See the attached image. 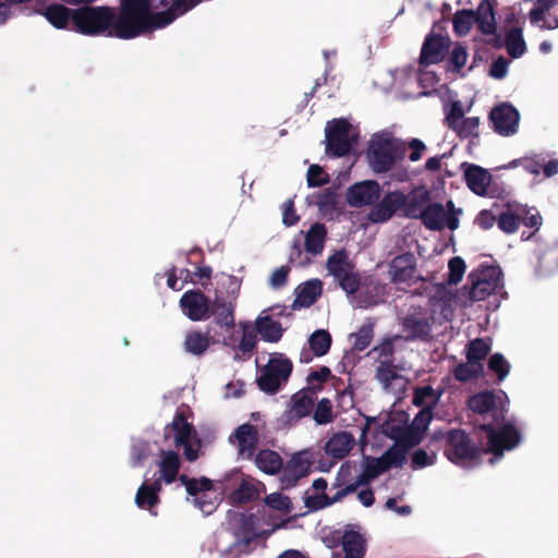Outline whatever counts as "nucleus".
<instances>
[{
    "label": "nucleus",
    "instance_id": "obj_1",
    "mask_svg": "<svg viewBox=\"0 0 558 558\" xmlns=\"http://www.w3.org/2000/svg\"><path fill=\"white\" fill-rule=\"evenodd\" d=\"M202 0H121L119 16L107 7L73 10L75 29L87 36L133 38L144 32L162 28Z\"/></svg>",
    "mask_w": 558,
    "mask_h": 558
},
{
    "label": "nucleus",
    "instance_id": "obj_2",
    "mask_svg": "<svg viewBox=\"0 0 558 558\" xmlns=\"http://www.w3.org/2000/svg\"><path fill=\"white\" fill-rule=\"evenodd\" d=\"M509 414V397L502 389H490V464L522 442L521 429Z\"/></svg>",
    "mask_w": 558,
    "mask_h": 558
},
{
    "label": "nucleus",
    "instance_id": "obj_3",
    "mask_svg": "<svg viewBox=\"0 0 558 558\" xmlns=\"http://www.w3.org/2000/svg\"><path fill=\"white\" fill-rule=\"evenodd\" d=\"M432 417V409H422L413 420L412 425L408 426L405 415L395 413L384 423L383 432L407 451V448L421 440Z\"/></svg>",
    "mask_w": 558,
    "mask_h": 558
},
{
    "label": "nucleus",
    "instance_id": "obj_4",
    "mask_svg": "<svg viewBox=\"0 0 558 558\" xmlns=\"http://www.w3.org/2000/svg\"><path fill=\"white\" fill-rule=\"evenodd\" d=\"M166 436L173 437L174 444L182 447L185 458L195 461L201 453V439L193 424L183 413L174 415L170 425L166 428Z\"/></svg>",
    "mask_w": 558,
    "mask_h": 558
},
{
    "label": "nucleus",
    "instance_id": "obj_5",
    "mask_svg": "<svg viewBox=\"0 0 558 558\" xmlns=\"http://www.w3.org/2000/svg\"><path fill=\"white\" fill-rule=\"evenodd\" d=\"M462 209L457 208L453 202L448 201L445 205L430 202L421 214V221L426 229L440 231L445 228L456 230L459 228Z\"/></svg>",
    "mask_w": 558,
    "mask_h": 558
},
{
    "label": "nucleus",
    "instance_id": "obj_6",
    "mask_svg": "<svg viewBox=\"0 0 558 558\" xmlns=\"http://www.w3.org/2000/svg\"><path fill=\"white\" fill-rule=\"evenodd\" d=\"M325 131L326 151L336 157L345 155L359 135L356 128L344 119L329 122Z\"/></svg>",
    "mask_w": 558,
    "mask_h": 558
},
{
    "label": "nucleus",
    "instance_id": "obj_7",
    "mask_svg": "<svg viewBox=\"0 0 558 558\" xmlns=\"http://www.w3.org/2000/svg\"><path fill=\"white\" fill-rule=\"evenodd\" d=\"M339 283L348 294L354 295V302L357 306L365 307L379 301L381 288L371 281H362L353 271V268L339 279Z\"/></svg>",
    "mask_w": 558,
    "mask_h": 558
},
{
    "label": "nucleus",
    "instance_id": "obj_8",
    "mask_svg": "<svg viewBox=\"0 0 558 558\" xmlns=\"http://www.w3.org/2000/svg\"><path fill=\"white\" fill-rule=\"evenodd\" d=\"M292 371L291 362L281 354H272L258 377L259 388L269 393L276 392L288 379Z\"/></svg>",
    "mask_w": 558,
    "mask_h": 558
},
{
    "label": "nucleus",
    "instance_id": "obj_9",
    "mask_svg": "<svg viewBox=\"0 0 558 558\" xmlns=\"http://www.w3.org/2000/svg\"><path fill=\"white\" fill-rule=\"evenodd\" d=\"M405 459L404 448L400 447L397 442L380 458L378 459H366L364 464V471L360 475L356 484H353L355 488L359 485L366 484L373 481L375 477L384 473L390 468L399 466Z\"/></svg>",
    "mask_w": 558,
    "mask_h": 558
},
{
    "label": "nucleus",
    "instance_id": "obj_10",
    "mask_svg": "<svg viewBox=\"0 0 558 558\" xmlns=\"http://www.w3.org/2000/svg\"><path fill=\"white\" fill-rule=\"evenodd\" d=\"M187 494L193 497L192 502L205 514L211 513L219 501L217 489L207 478L189 480L185 475L180 476Z\"/></svg>",
    "mask_w": 558,
    "mask_h": 558
},
{
    "label": "nucleus",
    "instance_id": "obj_11",
    "mask_svg": "<svg viewBox=\"0 0 558 558\" xmlns=\"http://www.w3.org/2000/svg\"><path fill=\"white\" fill-rule=\"evenodd\" d=\"M371 168L377 172L390 170L397 160V148L387 137L374 136L366 154Z\"/></svg>",
    "mask_w": 558,
    "mask_h": 558
},
{
    "label": "nucleus",
    "instance_id": "obj_12",
    "mask_svg": "<svg viewBox=\"0 0 558 558\" xmlns=\"http://www.w3.org/2000/svg\"><path fill=\"white\" fill-rule=\"evenodd\" d=\"M448 458L456 464L472 466L477 463L480 450L470 442L461 432H454L450 436V446L447 450Z\"/></svg>",
    "mask_w": 558,
    "mask_h": 558
},
{
    "label": "nucleus",
    "instance_id": "obj_13",
    "mask_svg": "<svg viewBox=\"0 0 558 558\" xmlns=\"http://www.w3.org/2000/svg\"><path fill=\"white\" fill-rule=\"evenodd\" d=\"M486 0H483L476 11L461 10L453 16V29L458 36L466 35L471 28L476 25L483 33H488V23L486 20L487 14Z\"/></svg>",
    "mask_w": 558,
    "mask_h": 558
},
{
    "label": "nucleus",
    "instance_id": "obj_14",
    "mask_svg": "<svg viewBox=\"0 0 558 558\" xmlns=\"http://www.w3.org/2000/svg\"><path fill=\"white\" fill-rule=\"evenodd\" d=\"M520 121L519 111L509 102H502L490 109V122L494 130L504 136L517 133Z\"/></svg>",
    "mask_w": 558,
    "mask_h": 558
},
{
    "label": "nucleus",
    "instance_id": "obj_15",
    "mask_svg": "<svg viewBox=\"0 0 558 558\" xmlns=\"http://www.w3.org/2000/svg\"><path fill=\"white\" fill-rule=\"evenodd\" d=\"M531 24L542 31H555L558 27V0H535L529 12Z\"/></svg>",
    "mask_w": 558,
    "mask_h": 558
},
{
    "label": "nucleus",
    "instance_id": "obj_16",
    "mask_svg": "<svg viewBox=\"0 0 558 558\" xmlns=\"http://www.w3.org/2000/svg\"><path fill=\"white\" fill-rule=\"evenodd\" d=\"M314 462V453L311 450H302L294 453L283 468L281 483L286 487L293 486L299 478L308 474Z\"/></svg>",
    "mask_w": 558,
    "mask_h": 558
},
{
    "label": "nucleus",
    "instance_id": "obj_17",
    "mask_svg": "<svg viewBox=\"0 0 558 558\" xmlns=\"http://www.w3.org/2000/svg\"><path fill=\"white\" fill-rule=\"evenodd\" d=\"M404 201L405 194L400 191L387 193L381 201L371 209L368 219L375 223L389 220L398 209H401Z\"/></svg>",
    "mask_w": 558,
    "mask_h": 558
},
{
    "label": "nucleus",
    "instance_id": "obj_18",
    "mask_svg": "<svg viewBox=\"0 0 558 558\" xmlns=\"http://www.w3.org/2000/svg\"><path fill=\"white\" fill-rule=\"evenodd\" d=\"M379 196V184L373 180L355 183L347 192V201L353 207L372 205Z\"/></svg>",
    "mask_w": 558,
    "mask_h": 558
},
{
    "label": "nucleus",
    "instance_id": "obj_19",
    "mask_svg": "<svg viewBox=\"0 0 558 558\" xmlns=\"http://www.w3.org/2000/svg\"><path fill=\"white\" fill-rule=\"evenodd\" d=\"M183 314L191 320L199 322L208 317L209 301L202 292L187 291L180 300Z\"/></svg>",
    "mask_w": 558,
    "mask_h": 558
},
{
    "label": "nucleus",
    "instance_id": "obj_20",
    "mask_svg": "<svg viewBox=\"0 0 558 558\" xmlns=\"http://www.w3.org/2000/svg\"><path fill=\"white\" fill-rule=\"evenodd\" d=\"M180 464V457L177 452L161 450L156 462L158 469L156 484L158 486H161V483L172 484L178 478Z\"/></svg>",
    "mask_w": 558,
    "mask_h": 558
},
{
    "label": "nucleus",
    "instance_id": "obj_21",
    "mask_svg": "<svg viewBox=\"0 0 558 558\" xmlns=\"http://www.w3.org/2000/svg\"><path fill=\"white\" fill-rule=\"evenodd\" d=\"M230 442L238 449L241 459H250L257 442V432L254 426L243 424L230 436Z\"/></svg>",
    "mask_w": 558,
    "mask_h": 558
},
{
    "label": "nucleus",
    "instance_id": "obj_22",
    "mask_svg": "<svg viewBox=\"0 0 558 558\" xmlns=\"http://www.w3.org/2000/svg\"><path fill=\"white\" fill-rule=\"evenodd\" d=\"M430 203L429 191L424 186L412 190L401 206L404 215L410 218H421V214L426 205Z\"/></svg>",
    "mask_w": 558,
    "mask_h": 558
},
{
    "label": "nucleus",
    "instance_id": "obj_23",
    "mask_svg": "<svg viewBox=\"0 0 558 558\" xmlns=\"http://www.w3.org/2000/svg\"><path fill=\"white\" fill-rule=\"evenodd\" d=\"M235 299L234 294L225 298L218 292L216 293L211 312L220 326L232 327L234 325Z\"/></svg>",
    "mask_w": 558,
    "mask_h": 558
},
{
    "label": "nucleus",
    "instance_id": "obj_24",
    "mask_svg": "<svg viewBox=\"0 0 558 558\" xmlns=\"http://www.w3.org/2000/svg\"><path fill=\"white\" fill-rule=\"evenodd\" d=\"M448 49V39L442 36H428L421 52V63L424 65L441 61Z\"/></svg>",
    "mask_w": 558,
    "mask_h": 558
},
{
    "label": "nucleus",
    "instance_id": "obj_25",
    "mask_svg": "<svg viewBox=\"0 0 558 558\" xmlns=\"http://www.w3.org/2000/svg\"><path fill=\"white\" fill-rule=\"evenodd\" d=\"M390 276L393 282H409L415 276V257L407 253L397 256L390 265Z\"/></svg>",
    "mask_w": 558,
    "mask_h": 558
},
{
    "label": "nucleus",
    "instance_id": "obj_26",
    "mask_svg": "<svg viewBox=\"0 0 558 558\" xmlns=\"http://www.w3.org/2000/svg\"><path fill=\"white\" fill-rule=\"evenodd\" d=\"M323 283L319 279H311L300 284L295 290V300L293 308H303L311 306L322 294Z\"/></svg>",
    "mask_w": 558,
    "mask_h": 558
},
{
    "label": "nucleus",
    "instance_id": "obj_27",
    "mask_svg": "<svg viewBox=\"0 0 558 558\" xmlns=\"http://www.w3.org/2000/svg\"><path fill=\"white\" fill-rule=\"evenodd\" d=\"M507 299L504 271L496 260L490 263V311L500 306L501 300Z\"/></svg>",
    "mask_w": 558,
    "mask_h": 558
},
{
    "label": "nucleus",
    "instance_id": "obj_28",
    "mask_svg": "<svg viewBox=\"0 0 558 558\" xmlns=\"http://www.w3.org/2000/svg\"><path fill=\"white\" fill-rule=\"evenodd\" d=\"M468 186L477 195H485L488 187V174L484 168L475 165H463Z\"/></svg>",
    "mask_w": 558,
    "mask_h": 558
},
{
    "label": "nucleus",
    "instance_id": "obj_29",
    "mask_svg": "<svg viewBox=\"0 0 558 558\" xmlns=\"http://www.w3.org/2000/svg\"><path fill=\"white\" fill-rule=\"evenodd\" d=\"M354 445V437L349 433L335 434L325 446L326 453L335 459L344 458Z\"/></svg>",
    "mask_w": 558,
    "mask_h": 558
},
{
    "label": "nucleus",
    "instance_id": "obj_30",
    "mask_svg": "<svg viewBox=\"0 0 558 558\" xmlns=\"http://www.w3.org/2000/svg\"><path fill=\"white\" fill-rule=\"evenodd\" d=\"M327 487V482L324 478H317L313 482V488L317 490L318 493L316 496L312 497L313 499V506L316 508H324L327 507L338 500H340L342 497H344L348 494H351L355 490L354 485H348L342 490H339L335 494L332 498H329L327 495L324 494V490Z\"/></svg>",
    "mask_w": 558,
    "mask_h": 558
},
{
    "label": "nucleus",
    "instance_id": "obj_31",
    "mask_svg": "<svg viewBox=\"0 0 558 558\" xmlns=\"http://www.w3.org/2000/svg\"><path fill=\"white\" fill-rule=\"evenodd\" d=\"M41 14L56 28L65 29L72 21L73 10L68 9L63 4H49Z\"/></svg>",
    "mask_w": 558,
    "mask_h": 558
},
{
    "label": "nucleus",
    "instance_id": "obj_32",
    "mask_svg": "<svg viewBox=\"0 0 558 558\" xmlns=\"http://www.w3.org/2000/svg\"><path fill=\"white\" fill-rule=\"evenodd\" d=\"M256 328L262 338L269 342H277L280 340L283 329L279 322L272 319L266 312H263L257 320Z\"/></svg>",
    "mask_w": 558,
    "mask_h": 558
},
{
    "label": "nucleus",
    "instance_id": "obj_33",
    "mask_svg": "<svg viewBox=\"0 0 558 558\" xmlns=\"http://www.w3.org/2000/svg\"><path fill=\"white\" fill-rule=\"evenodd\" d=\"M504 46L511 58H519L523 56L526 50V45L520 26H512L506 32Z\"/></svg>",
    "mask_w": 558,
    "mask_h": 558
},
{
    "label": "nucleus",
    "instance_id": "obj_34",
    "mask_svg": "<svg viewBox=\"0 0 558 558\" xmlns=\"http://www.w3.org/2000/svg\"><path fill=\"white\" fill-rule=\"evenodd\" d=\"M161 486H158L156 482L151 485H148L147 483H144L136 493L135 496V502L137 507L142 509H146L153 512V514H156L153 511V508L158 502V492Z\"/></svg>",
    "mask_w": 558,
    "mask_h": 558
},
{
    "label": "nucleus",
    "instance_id": "obj_35",
    "mask_svg": "<svg viewBox=\"0 0 558 558\" xmlns=\"http://www.w3.org/2000/svg\"><path fill=\"white\" fill-rule=\"evenodd\" d=\"M255 464L266 474H276L282 468L280 456L272 450H262L255 458Z\"/></svg>",
    "mask_w": 558,
    "mask_h": 558
},
{
    "label": "nucleus",
    "instance_id": "obj_36",
    "mask_svg": "<svg viewBox=\"0 0 558 558\" xmlns=\"http://www.w3.org/2000/svg\"><path fill=\"white\" fill-rule=\"evenodd\" d=\"M326 229L323 225L315 223L307 231L305 236L306 252L312 255H318L324 248Z\"/></svg>",
    "mask_w": 558,
    "mask_h": 558
},
{
    "label": "nucleus",
    "instance_id": "obj_37",
    "mask_svg": "<svg viewBox=\"0 0 558 558\" xmlns=\"http://www.w3.org/2000/svg\"><path fill=\"white\" fill-rule=\"evenodd\" d=\"M352 268L353 266L351 265L348 255L342 251L336 252L327 259L328 272L338 280Z\"/></svg>",
    "mask_w": 558,
    "mask_h": 558
},
{
    "label": "nucleus",
    "instance_id": "obj_38",
    "mask_svg": "<svg viewBox=\"0 0 558 558\" xmlns=\"http://www.w3.org/2000/svg\"><path fill=\"white\" fill-rule=\"evenodd\" d=\"M260 483L254 482L252 478L243 477L238 489L232 493V499L235 502H247L258 497Z\"/></svg>",
    "mask_w": 558,
    "mask_h": 558
},
{
    "label": "nucleus",
    "instance_id": "obj_39",
    "mask_svg": "<svg viewBox=\"0 0 558 558\" xmlns=\"http://www.w3.org/2000/svg\"><path fill=\"white\" fill-rule=\"evenodd\" d=\"M209 343L210 339L207 333L191 331L185 337L184 349L191 354L199 355L208 349Z\"/></svg>",
    "mask_w": 558,
    "mask_h": 558
},
{
    "label": "nucleus",
    "instance_id": "obj_40",
    "mask_svg": "<svg viewBox=\"0 0 558 558\" xmlns=\"http://www.w3.org/2000/svg\"><path fill=\"white\" fill-rule=\"evenodd\" d=\"M377 378L385 389L393 390L396 387L400 390L405 386L404 379L396 374L391 365L381 364L377 369Z\"/></svg>",
    "mask_w": 558,
    "mask_h": 558
},
{
    "label": "nucleus",
    "instance_id": "obj_41",
    "mask_svg": "<svg viewBox=\"0 0 558 558\" xmlns=\"http://www.w3.org/2000/svg\"><path fill=\"white\" fill-rule=\"evenodd\" d=\"M264 504L279 515H288L293 510L291 499L282 493H271L264 499Z\"/></svg>",
    "mask_w": 558,
    "mask_h": 558
},
{
    "label": "nucleus",
    "instance_id": "obj_42",
    "mask_svg": "<svg viewBox=\"0 0 558 558\" xmlns=\"http://www.w3.org/2000/svg\"><path fill=\"white\" fill-rule=\"evenodd\" d=\"M447 121L457 133L461 136H466L470 130H466L464 124H472L471 126H477L478 120L475 118L465 119L462 111L457 105H453L450 113L447 117Z\"/></svg>",
    "mask_w": 558,
    "mask_h": 558
},
{
    "label": "nucleus",
    "instance_id": "obj_43",
    "mask_svg": "<svg viewBox=\"0 0 558 558\" xmlns=\"http://www.w3.org/2000/svg\"><path fill=\"white\" fill-rule=\"evenodd\" d=\"M308 344L316 356H323L330 349L331 337L327 330L318 329L311 335Z\"/></svg>",
    "mask_w": 558,
    "mask_h": 558
},
{
    "label": "nucleus",
    "instance_id": "obj_44",
    "mask_svg": "<svg viewBox=\"0 0 558 558\" xmlns=\"http://www.w3.org/2000/svg\"><path fill=\"white\" fill-rule=\"evenodd\" d=\"M494 221H497V225L500 230L510 234L519 229L521 218L520 216L513 214L511 209L508 207L506 211H501L499 214L498 218L490 215V227L493 226Z\"/></svg>",
    "mask_w": 558,
    "mask_h": 558
},
{
    "label": "nucleus",
    "instance_id": "obj_45",
    "mask_svg": "<svg viewBox=\"0 0 558 558\" xmlns=\"http://www.w3.org/2000/svg\"><path fill=\"white\" fill-rule=\"evenodd\" d=\"M518 165H521L527 172L532 175H539L542 168L544 166V158L541 156L535 157H525L521 159H513L508 162L506 166H497L494 170H499L501 168H513Z\"/></svg>",
    "mask_w": 558,
    "mask_h": 558
},
{
    "label": "nucleus",
    "instance_id": "obj_46",
    "mask_svg": "<svg viewBox=\"0 0 558 558\" xmlns=\"http://www.w3.org/2000/svg\"><path fill=\"white\" fill-rule=\"evenodd\" d=\"M484 367L475 360L468 359L466 363L459 365L454 369V376L460 381H469L483 375Z\"/></svg>",
    "mask_w": 558,
    "mask_h": 558
},
{
    "label": "nucleus",
    "instance_id": "obj_47",
    "mask_svg": "<svg viewBox=\"0 0 558 558\" xmlns=\"http://www.w3.org/2000/svg\"><path fill=\"white\" fill-rule=\"evenodd\" d=\"M511 365L500 352L490 354V374L497 376L496 384L502 383L509 375Z\"/></svg>",
    "mask_w": 558,
    "mask_h": 558
},
{
    "label": "nucleus",
    "instance_id": "obj_48",
    "mask_svg": "<svg viewBox=\"0 0 558 558\" xmlns=\"http://www.w3.org/2000/svg\"><path fill=\"white\" fill-rule=\"evenodd\" d=\"M439 397V392L425 386L415 390L413 402L422 409H432L438 402Z\"/></svg>",
    "mask_w": 558,
    "mask_h": 558
},
{
    "label": "nucleus",
    "instance_id": "obj_49",
    "mask_svg": "<svg viewBox=\"0 0 558 558\" xmlns=\"http://www.w3.org/2000/svg\"><path fill=\"white\" fill-rule=\"evenodd\" d=\"M151 449L147 441L135 440L131 448V462L133 465H140L150 454Z\"/></svg>",
    "mask_w": 558,
    "mask_h": 558
},
{
    "label": "nucleus",
    "instance_id": "obj_50",
    "mask_svg": "<svg viewBox=\"0 0 558 558\" xmlns=\"http://www.w3.org/2000/svg\"><path fill=\"white\" fill-rule=\"evenodd\" d=\"M352 338H353V347L359 351L364 350L365 348L368 347V344L371 343V340L373 338L372 326L365 325V326L361 327L357 332L352 335Z\"/></svg>",
    "mask_w": 558,
    "mask_h": 558
},
{
    "label": "nucleus",
    "instance_id": "obj_51",
    "mask_svg": "<svg viewBox=\"0 0 558 558\" xmlns=\"http://www.w3.org/2000/svg\"><path fill=\"white\" fill-rule=\"evenodd\" d=\"M312 409V399L305 395H295L292 401L291 413L294 416H304Z\"/></svg>",
    "mask_w": 558,
    "mask_h": 558
},
{
    "label": "nucleus",
    "instance_id": "obj_52",
    "mask_svg": "<svg viewBox=\"0 0 558 558\" xmlns=\"http://www.w3.org/2000/svg\"><path fill=\"white\" fill-rule=\"evenodd\" d=\"M510 60L505 56H499L490 63V77L502 80L509 73Z\"/></svg>",
    "mask_w": 558,
    "mask_h": 558
},
{
    "label": "nucleus",
    "instance_id": "obj_53",
    "mask_svg": "<svg viewBox=\"0 0 558 558\" xmlns=\"http://www.w3.org/2000/svg\"><path fill=\"white\" fill-rule=\"evenodd\" d=\"M449 282L458 283L461 281L464 271H465V263L460 257H453L449 260Z\"/></svg>",
    "mask_w": 558,
    "mask_h": 558
},
{
    "label": "nucleus",
    "instance_id": "obj_54",
    "mask_svg": "<svg viewBox=\"0 0 558 558\" xmlns=\"http://www.w3.org/2000/svg\"><path fill=\"white\" fill-rule=\"evenodd\" d=\"M469 408L474 413L485 414L488 411V395L486 392L474 395L469 400Z\"/></svg>",
    "mask_w": 558,
    "mask_h": 558
},
{
    "label": "nucleus",
    "instance_id": "obj_55",
    "mask_svg": "<svg viewBox=\"0 0 558 558\" xmlns=\"http://www.w3.org/2000/svg\"><path fill=\"white\" fill-rule=\"evenodd\" d=\"M314 418L318 424H326L331 421L332 414L329 400L323 399L318 402L314 413Z\"/></svg>",
    "mask_w": 558,
    "mask_h": 558
},
{
    "label": "nucleus",
    "instance_id": "obj_56",
    "mask_svg": "<svg viewBox=\"0 0 558 558\" xmlns=\"http://www.w3.org/2000/svg\"><path fill=\"white\" fill-rule=\"evenodd\" d=\"M328 181V175L325 173L323 168L313 165L307 171V183L310 186H319Z\"/></svg>",
    "mask_w": 558,
    "mask_h": 558
},
{
    "label": "nucleus",
    "instance_id": "obj_57",
    "mask_svg": "<svg viewBox=\"0 0 558 558\" xmlns=\"http://www.w3.org/2000/svg\"><path fill=\"white\" fill-rule=\"evenodd\" d=\"M487 345L483 340L476 339L470 343L468 351V359L475 360L481 363L482 359H485L487 354Z\"/></svg>",
    "mask_w": 558,
    "mask_h": 558
},
{
    "label": "nucleus",
    "instance_id": "obj_58",
    "mask_svg": "<svg viewBox=\"0 0 558 558\" xmlns=\"http://www.w3.org/2000/svg\"><path fill=\"white\" fill-rule=\"evenodd\" d=\"M436 456L429 454L424 450H416L412 456V465L414 469H422L434 464Z\"/></svg>",
    "mask_w": 558,
    "mask_h": 558
},
{
    "label": "nucleus",
    "instance_id": "obj_59",
    "mask_svg": "<svg viewBox=\"0 0 558 558\" xmlns=\"http://www.w3.org/2000/svg\"><path fill=\"white\" fill-rule=\"evenodd\" d=\"M470 294L474 301L485 300L488 295V281L486 279L475 280Z\"/></svg>",
    "mask_w": 558,
    "mask_h": 558
},
{
    "label": "nucleus",
    "instance_id": "obj_60",
    "mask_svg": "<svg viewBox=\"0 0 558 558\" xmlns=\"http://www.w3.org/2000/svg\"><path fill=\"white\" fill-rule=\"evenodd\" d=\"M243 387L244 385L241 380H231L223 388V398L229 399L240 397L243 392Z\"/></svg>",
    "mask_w": 558,
    "mask_h": 558
},
{
    "label": "nucleus",
    "instance_id": "obj_61",
    "mask_svg": "<svg viewBox=\"0 0 558 558\" xmlns=\"http://www.w3.org/2000/svg\"><path fill=\"white\" fill-rule=\"evenodd\" d=\"M330 375V369L326 366L320 367L318 371L312 372L307 376V381L313 387L320 385Z\"/></svg>",
    "mask_w": 558,
    "mask_h": 558
},
{
    "label": "nucleus",
    "instance_id": "obj_62",
    "mask_svg": "<svg viewBox=\"0 0 558 558\" xmlns=\"http://www.w3.org/2000/svg\"><path fill=\"white\" fill-rule=\"evenodd\" d=\"M466 58L468 56L465 49L461 46H457L453 48L451 52L450 61L453 68L456 70H459L465 64Z\"/></svg>",
    "mask_w": 558,
    "mask_h": 558
},
{
    "label": "nucleus",
    "instance_id": "obj_63",
    "mask_svg": "<svg viewBox=\"0 0 558 558\" xmlns=\"http://www.w3.org/2000/svg\"><path fill=\"white\" fill-rule=\"evenodd\" d=\"M299 217L293 209V203L288 201L282 205V221L286 226H293L298 222Z\"/></svg>",
    "mask_w": 558,
    "mask_h": 558
},
{
    "label": "nucleus",
    "instance_id": "obj_64",
    "mask_svg": "<svg viewBox=\"0 0 558 558\" xmlns=\"http://www.w3.org/2000/svg\"><path fill=\"white\" fill-rule=\"evenodd\" d=\"M386 507L397 515L408 517L412 513V508L408 505H398L397 498H389L386 501Z\"/></svg>",
    "mask_w": 558,
    "mask_h": 558
}]
</instances>
